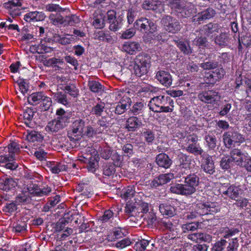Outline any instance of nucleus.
<instances>
[{"instance_id":"obj_58","label":"nucleus","mask_w":251,"mask_h":251,"mask_svg":"<svg viewBox=\"0 0 251 251\" xmlns=\"http://www.w3.org/2000/svg\"><path fill=\"white\" fill-rule=\"evenodd\" d=\"M164 2H166V5L176 12V14L183 2V1L181 2L180 0H166Z\"/></svg>"},{"instance_id":"obj_50","label":"nucleus","mask_w":251,"mask_h":251,"mask_svg":"<svg viewBox=\"0 0 251 251\" xmlns=\"http://www.w3.org/2000/svg\"><path fill=\"white\" fill-rule=\"evenodd\" d=\"M36 52L38 54H44L51 52L53 49L46 45L45 41H41L40 43L35 47Z\"/></svg>"},{"instance_id":"obj_10","label":"nucleus","mask_w":251,"mask_h":251,"mask_svg":"<svg viewBox=\"0 0 251 251\" xmlns=\"http://www.w3.org/2000/svg\"><path fill=\"white\" fill-rule=\"evenodd\" d=\"M196 13L197 8L194 4L190 2L183 1L176 15L179 18H187L193 17Z\"/></svg>"},{"instance_id":"obj_17","label":"nucleus","mask_w":251,"mask_h":251,"mask_svg":"<svg viewBox=\"0 0 251 251\" xmlns=\"http://www.w3.org/2000/svg\"><path fill=\"white\" fill-rule=\"evenodd\" d=\"M176 166L179 169H190L192 159L190 156L180 152L176 158Z\"/></svg>"},{"instance_id":"obj_49","label":"nucleus","mask_w":251,"mask_h":251,"mask_svg":"<svg viewBox=\"0 0 251 251\" xmlns=\"http://www.w3.org/2000/svg\"><path fill=\"white\" fill-rule=\"evenodd\" d=\"M105 17L103 14H97L94 16L93 25L96 28H102L104 26Z\"/></svg>"},{"instance_id":"obj_22","label":"nucleus","mask_w":251,"mask_h":251,"mask_svg":"<svg viewBox=\"0 0 251 251\" xmlns=\"http://www.w3.org/2000/svg\"><path fill=\"white\" fill-rule=\"evenodd\" d=\"M132 103L130 98L127 97H124L121 101L117 105L115 113L120 115L124 113L127 109L129 108Z\"/></svg>"},{"instance_id":"obj_48","label":"nucleus","mask_w":251,"mask_h":251,"mask_svg":"<svg viewBox=\"0 0 251 251\" xmlns=\"http://www.w3.org/2000/svg\"><path fill=\"white\" fill-rule=\"evenodd\" d=\"M103 175L106 176L113 175L115 172V165L112 163H105L102 166Z\"/></svg>"},{"instance_id":"obj_15","label":"nucleus","mask_w":251,"mask_h":251,"mask_svg":"<svg viewBox=\"0 0 251 251\" xmlns=\"http://www.w3.org/2000/svg\"><path fill=\"white\" fill-rule=\"evenodd\" d=\"M173 42L181 52L184 55H190L193 53V49L190 47L189 41L183 39L176 37Z\"/></svg>"},{"instance_id":"obj_20","label":"nucleus","mask_w":251,"mask_h":251,"mask_svg":"<svg viewBox=\"0 0 251 251\" xmlns=\"http://www.w3.org/2000/svg\"><path fill=\"white\" fill-rule=\"evenodd\" d=\"M230 40L229 34L226 32H221L216 35L214 38L215 44L221 48L228 46Z\"/></svg>"},{"instance_id":"obj_54","label":"nucleus","mask_w":251,"mask_h":251,"mask_svg":"<svg viewBox=\"0 0 251 251\" xmlns=\"http://www.w3.org/2000/svg\"><path fill=\"white\" fill-rule=\"evenodd\" d=\"M17 208V204L14 201H13L10 202H7L3 207L2 210L7 215H11L16 211Z\"/></svg>"},{"instance_id":"obj_36","label":"nucleus","mask_w":251,"mask_h":251,"mask_svg":"<svg viewBox=\"0 0 251 251\" xmlns=\"http://www.w3.org/2000/svg\"><path fill=\"white\" fill-rule=\"evenodd\" d=\"M26 139L32 142H41L43 140L44 136L40 132L34 130H27Z\"/></svg>"},{"instance_id":"obj_18","label":"nucleus","mask_w":251,"mask_h":251,"mask_svg":"<svg viewBox=\"0 0 251 251\" xmlns=\"http://www.w3.org/2000/svg\"><path fill=\"white\" fill-rule=\"evenodd\" d=\"M155 163L160 168L167 169L170 168L173 164V160L165 153H160L155 157Z\"/></svg>"},{"instance_id":"obj_4","label":"nucleus","mask_w":251,"mask_h":251,"mask_svg":"<svg viewBox=\"0 0 251 251\" xmlns=\"http://www.w3.org/2000/svg\"><path fill=\"white\" fill-rule=\"evenodd\" d=\"M134 27L142 33H153L157 30V26L151 20L141 17L135 21Z\"/></svg>"},{"instance_id":"obj_6","label":"nucleus","mask_w":251,"mask_h":251,"mask_svg":"<svg viewBox=\"0 0 251 251\" xmlns=\"http://www.w3.org/2000/svg\"><path fill=\"white\" fill-rule=\"evenodd\" d=\"M183 175L184 174L182 173L184 183L188 191V192L192 195L197 191L200 183V175L196 173H190L184 176Z\"/></svg>"},{"instance_id":"obj_38","label":"nucleus","mask_w":251,"mask_h":251,"mask_svg":"<svg viewBox=\"0 0 251 251\" xmlns=\"http://www.w3.org/2000/svg\"><path fill=\"white\" fill-rule=\"evenodd\" d=\"M234 164L229 155L224 156L220 162V167L224 171H229L234 166Z\"/></svg>"},{"instance_id":"obj_62","label":"nucleus","mask_w":251,"mask_h":251,"mask_svg":"<svg viewBox=\"0 0 251 251\" xmlns=\"http://www.w3.org/2000/svg\"><path fill=\"white\" fill-rule=\"evenodd\" d=\"M202 222H196L188 223L187 224L183 225L182 226V229H183V232H186L187 231H193L196 230L198 228L201 227V226Z\"/></svg>"},{"instance_id":"obj_23","label":"nucleus","mask_w":251,"mask_h":251,"mask_svg":"<svg viewBox=\"0 0 251 251\" xmlns=\"http://www.w3.org/2000/svg\"><path fill=\"white\" fill-rule=\"evenodd\" d=\"M142 125L141 120L135 116L128 118L126 124V128L128 131H135Z\"/></svg>"},{"instance_id":"obj_64","label":"nucleus","mask_w":251,"mask_h":251,"mask_svg":"<svg viewBox=\"0 0 251 251\" xmlns=\"http://www.w3.org/2000/svg\"><path fill=\"white\" fill-rule=\"evenodd\" d=\"M239 166L251 173V156L248 154Z\"/></svg>"},{"instance_id":"obj_31","label":"nucleus","mask_w":251,"mask_h":251,"mask_svg":"<svg viewBox=\"0 0 251 251\" xmlns=\"http://www.w3.org/2000/svg\"><path fill=\"white\" fill-rule=\"evenodd\" d=\"M159 209L163 215H165L168 217H172L176 214L175 207L168 203L160 204Z\"/></svg>"},{"instance_id":"obj_46","label":"nucleus","mask_w":251,"mask_h":251,"mask_svg":"<svg viewBox=\"0 0 251 251\" xmlns=\"http://www.w3.org/2000/svg\"><path fill=\"white\" fill-rule=\"evenodd\" d=\"M27 230V224L25 222H17L13 224L12 231L16 233H21Z\"/></svg>"},{"instance_id":"obj_41","label":"nucleus","mask_w":251,"mask_h":251,"mask_svg":"<svg viewBox=\"0 0 251 251\" xmlns=\"http://www.w3.org/2000/svg\"><path fill=\"white\" fill-rule=\"evenodd\" d=\"M14 201L17 205H24L30 203L31 199L28 194L22 193L16 197Z\"/></svg>"},{"instance_id":"obj_53","label":"nucleus","mask_w":251,"mask_h":251,"mask_svg":"<svg viewBox=\"0 0 251 251\" xmlns=\"http://www.w3.org/2000/svg\"><path fill=\"white\" fill-rule=\"evenodd\" d=\"M45 96L43 94V92H38L36 93H33L31 94L28 98V101L29 102L30 100H32L33 103L32 105H36L40 103L42 101V100L44 99Z\"/></svg>"},{"instance_id":"obj_25","label":"nucleus","mask_w":251,"mask_h":251,"mask_svg":"<svg viewBox=\"0 0 251 251\" xmlns=\"http://www.w3.org/2000/svg\"><path fill=\"white\" fill-rule=\"evenodd\" d=\"M122 48L125 51L130 54H133L142 50L140 43L131 41L125 42L123 45Z\"/></svg>"},{"instance_id":"obj_27","label":"nucleus","mask_w":251,"mask_h":251,"mask_svg":"<svg viewBox=\"0 0 251 251\" xmlns=\"http://www.w3.org/2000/svg\"><path fill=\"white\" fill-rule=\"evenodd\" d=\"M220 27L218 24L210 22L203 25L201 32L205 36L209 37L214 32H219Z\"/></svg>"},{"instance_id":"obj_51","label":"nucleus","mask_w":251,"mask_h":251,"mask_svg":"<svg viewBox=\"0 0 251 251\" xmlns=\"http://www.w3.org/2000/svg\"><path fill=\"white\" fill-rule=\"evenodd\" d=\"M151 241L150 240L142 239L136 242L134 244V249L136 251H145L147 247L149 246Z\"/></svg>"},{"instance_id":"obj_45","label":"nucleus","mask_w":251,"mask_h":251,"mask_svg":"<svg viewBox=\"0 0 251 251\" xmlns=\"http://www.w3.org/2000/svg\"><path fill=\"white\" fill-rule=\"evenodd\" d=\"M142 135L148 145H150L153 144L155 137V133L152 130L150 129H144Z\"/></svg>"},{"instance_id":"obj_1","label":"nucleus","mask_w":251,"mask_h":251,"mask_svg":"<svg viewBox=\"0 0 251 251\" xmlns=\"http://www.w3.org/2000/svg\"><path fill=\"white\" fill-rule=\"evenodd\" d=\"M151 65V57L147 53L141 52L134 61L133 73L137 77L145 78Z\"/></svg>"},{"instance_id":"obj_63","label":"nucleus","mask_w":251,"mask_h":251,"mask_svg":"<svg viewBox=\"0 0 251 251\" xmlns=\"http://www.w3.org/2000/svg\"><path fill=\"white\" fill-rule=\"evenodd\" d=\"M49 19L54 25L60 24H64V25H66V24L65 23V18H63L59 14L57 13L56 14H50L49 16Z\"/></svg>"},{"instance_id":"obj_8","label":"nucleus","mask_w":251,"mask_h":251,"mask_svg":"<svg viewBox=\"0 0 251 251\" xmlns=\"http://www.w3.org/2000/svg\"><path fill=\"white\" fill-rule=\"evenodd\" d=\"M198 97L202 102L211 104L217 102L221 98L219 92L215 90L202 91Z\"/></svg>"},{"instance_id":"obj_28","label":"nucleus","mask_w":251,"mask_h":251,"mask_svg":"<svg viewBox=\"0 0 251 251\" xmlns=\"http://www.w3.org/2000/svg\"><path fill=\"white\" fill-rule=\"evenodd\" d=\"M45 17L44 12L35 11L26 13L24 16V20L27 22L42 21Z\"/></svg>"},{"instance_id":"obj_34","label":"nucleus","mask_w":251,"mask_h":251,"mask_svg":"<svg viewBox=\"0 0 251 251\" xmlns=\"http://www.w3.org/2000/svg\"><path fill=\"white\" fill-rule=\"evenodd\" d=\"M96 39L100 41L110 44H113L115 41L114 39L108 30H101L97 32L96 34Z\"/></svg>"},{"instance_id":"obj_42","label":"nucleus","mask_w":251,"mask_h":251,"mask_svg":"<svg viewBox=\"0 0 251 251\" xmlns=\"http://www.w3.org/2000/svg\"><path fill=\"white\" fill-rule=\"evenodd\" d=\"M53 99L58 103L67 106L69 104L67 94L62 92H57L53 94Z\"/></svg>"},{"instance_id":"obj_29","label":"nucleus","mask_w":251,"mask_h":251,"mask_svg":"<svg viewBox=\"0 0 251 251\" xmlns=\"http://www.w3.org/2000/svg\"><path fill=\"white\" fill-rule=\"evenodd\" d=\"M170 191L171 193L185 196H190L191 194L187 190L184 183H174L172 184L170 187Z\"/></svg>"},{"instance_id":"obj_47","label":"nucleus","mask_w":251,"mask_h":251,"mask_svg":"<svg viewBox=\"0 0 251 251\" xmlns=\"http://www.w3.org/2000/svg\"><path fill=\"white\" fill-rule=\"evenodd\" d=\"M146 104L143 102H137L134 103L129 111V113L134 115H137L143 113Z\"/></svg>"},{"instance_id":"obj_9","label":"nucleus","mask_w":251,"mask_h":251,"mask_svg":"<svg viewBox=\"0 0 251 251\" xmlns=\"http://www.w3.org/2000/svg\"><path fill=\"white\" fill-rule=\"evenodd\" d=\"M193 208L199 217L211 214L218 211L215 204L211 202H199L196 204Z\"/></svg>"},{"instance_id":"obj_33","label":"nucleus","mask_w":251,"mask_h":251,"mask_svg":"<svg viewBox=\"0 0 251 251\" xmlns=\"http://www.w3.org/2000/svg\"><path fill=\"white\" fill-rule=\"evenodd\" d=\"M16 186L15 181L11 177H3L0 178V189L8 191Z\"/></svg>"},{"instance_id":"obj_2","label":"nucleus","mask_w":251,"mask_h":251,"mask_svg":"<svg viewBox=\"0 0 251 251\" xmlns=\"http://www.w3.org/2000/svg\"><path fill=\"white\" fill-rule=\"evenodd\" d=\"M160 23L166 31L172 34L178 33L182 27L178 20L169 15H163L160 19Z\"/></svg>"},{"instance_id":"obj_56","label":"nucleus","mask_w":251,"mask_h":251,"mask_svg":"<svg viewBox=\"0 0 251 251\" xmlns=\"http://www.w3.org/2000/svg\"><path fill=\"white\" fill-rule=\"evenodd\" d=\"M124 235L120 227H115L112 229V232L111 235H108V241H113L116 239L123 237Z\"/></svg>"},{"instance_id":"obj_35","label":"nucleus","mask_w":251,"mask_h":251,"mask_svg":"<svg viewBox=\"0 0 251 251\" xmlns=\"http://www.w3.org/2000/svg\"><path fill=\"white\" fill-rule=\"evenodd\" d=\"M34 114L35 112L31 108L27 109L23 114L25 124L30 128H34L35 126L34 122L32 120Z\"/></svg>"},{"instance_id":"obj_3","label":"nucleus","mask_w":251,"mask_h":251,"mask_svg":"<svg viewBox=\"0 0 251 251\" xmlns=\"http://www.w3.org/2000/svg\"><path fill=\"white\" fill-rule=\"evenodd\" d=\"M223 140L225 146L227 149H230L236 143H242L245 141L243 135L237 131L231 130L224 132Z\"/></svg>"},{"instance_id":"obj_11","label":"nucleus","mask_w":251,"mask_h":251,"mask_svg":"<svg viewBox=\"0 0 251 251\" xmlns=\"http://www.w3.org/2000/svg\"><path fill=\"white\" fill-rule=\"evenodd\" d=\"M201 167L205 173L213 175L215 172V168L212 157L207 153H203Z\"/></svg>"},{"instance_id":"obj_16","label":"nucleus","mask_w":251,"mask_h":251,"mask_svg":"<svg viewBox=\"0 0 251 251\" xmlns=\"http://www.w3.org/2000/svg\"><path fill=\"white\" fill-rule=\"evenodd\" d=\"M155 78L162 85L168 87L172 84L173 79L169 71L159 70L156 72Z\"/></svg>"},{"instance_id":"obj_37","label":"nucleus","mask_w":251,"mask_h":251,"mask_svg":"<svg viewBox=\"0 0 251 251\" xmlns=\"http://www.w3.org/2000/svg\"><path fill=\"white\" fill-rule=\"evenodd\" d=\"M88 86L90 91L93 93H99L104 91V86L99 81L89 79Z\"/></svg>"},{"instance_id":"obj_40","label":"nucleus","mask_w":251,"mask_h":251,"mask_svg":"<svg viewBox=\"0 0 251 251\" xmlns=\"http://www.w3.org/2000/svg\"><path fill=\"white\" fill-rule=\"evenodd\" d=\"M219 66V62L209 58H206L203 63L200 64V66L203 70H214Z\"/></svg>"},{"instance_id":"obj_43","label":"nucleus","mask_w":251,"mask_h":251,"mask_svg":"<svg viewBox=\"0 0 251 251\" xmlns=\"http://www.w3.org/2000/svg\"><path fill=\"white\" fill-rule=\"evenodd\" d=\"M61 86L60 88L64 91L66 94L67 93L74 98L76 97L78 95V89L74 84H71L66 86L61 85Z\"/></svg>"},{"instance_id":"obj_5","label":"nucleus","mask_w":251,"mask_h":251,"mask_svg":"<svg viewBox=\"0 0 251 251\" xmlns=\"http://www.w3.org/2000/svg\"><path fill=\"white\" fill-rule=\"evenodd\" d=\"M86 126V120L84 119H76L72 123L70 128L68 132V136L71 141L76 140L75 137L80 136Z\"/></svg>"},{"instance_id":"obj_57","label":"nucleus","mask_w":251,"mask_h":251,"mask_svg":"<svg viewBox=\"0 0 251 251\" xmlns=\"http://www.w3.org/2000/svg\"><path fill=\"white\" fill-rule=\"evenodd\" d=\"M135 191L134 186H129L123 189L121 197L125 199H131L134 196Z\"/></svg>"},{"instance_id":"obj_14","label":"nucleus","mask_w":251,"mask_h":251,"mask_svg":"<svg viewBox=\"0 0 251 251\" xmlns=\"http://www.w3.org/2000/svg\"><path fill=\"white\" fill-rule=\"evenodd\" d=\"M216 14V11L211 7H208L206 9L198 13L191 18V21L195 24L200 23L205 20L213 18Z\"/></svg>"},{"instance_id":"obj_30","label":"nucleus","mask_w":251,"mask_h":251,"mask_svg":"<svg viewBox=\"0 0 251 251\" xmlns=\"http://www.w3.org/2000/svg\"><path fill=\"white\" fill-rule=\"evenodd\" d=\"M64 127L60 124V122H58L55 119L49 121L45 127V130L50 134L56 133Z\"/></svg>"},{"instance_id":"obj_19","label":"nucleus","mask_w":251,"mask_h":251,"mask_svg":"<svg viewBox=\"0 0 251 251\" xmlns=\"http://www.w3.org/2000/svg\"><path fill=\"white\" fill-rule=\"evenodd\" d=\"M248 154V152L238 148H234L229 152V156L237 166L240 165Z\"/></svg>"},{"instance_id":"obj_60","label":"nucleus","mask_w":251,"mask_h":251,"mask_svg":"<svg viewBox=\"0 0 251 251\" xmlns=\"http://www.w3.org/2000/svg\"><path fill=\"white\" fill-rule=\"evenodd\" d=\"M138 208L136 204L128 202L126 205L124 211L126 215L130 217L134 215L133 212H135L136 211L138 212Z\"/></svg>"},{"instance_id":"obj_32","label":"nucleus","mask_w":251,"mask_h":251,"mask_svg":"<svg viewBox=\"0 0 251 251\" xmlns=\"http://www.w3.org/2000/svg\"><path fill=\"white\" fill-rule=\"evenodd\" d=\"M86 164V168L89 172L95 173L98 169V160L95 156H91L89 158H83L82 160Z\"/></svg>"},{"instance_id":"obj_21","label":"nucleus","mask_w":251,"mask_h":251,"mask_svg":"<svg viewBox=\"0 0 251 251\" xmlns=\"http://www.w3.org/2000/svg\"><path fill=\"white\" fill-rule=\"evenodd\" d=\"M142 8L148 10H152L156 13H160L162 5L160 1L155 0H145L142 4Z\"/></svg>"},{"instance_id":"obj_55","label":"nucleus","mask_w":251,"mask_h":251,"mask_svg":"<svg viewBox=\"0 0 251 251\" xmlns=\"http://www.w3.org/2000/svg\"><path fill=\"white\" fill-rule=\"evenodd\" d=\"M105 108V104L104 102H99L92 108L91 113L96 117L101 116Z\"/></svg>"},{"instance_id":"obj_13","label":"nucleus","mask_w":251,"mask_h":251,"mask_svg":"<svg viewBox=\"0 0 251 251\" xmlns=\"http://www.w3.org/2000/svg\"><path fill=\"white\" fill-rule=\"evenodd\" d=\"M174 178V175L172 173L161 174L152 180L149 184L152 188H157L169 183Z\"/></svg>"},{"instance_id":"obj_26","label":"nucleus","mask_w":251,"mask_h":251,"mask_svg":"<svg viewBox=\"0 0 251 251\" xmlns=\"http://www.w3.org/2000/svg\"><path fill=\"white\" fill-rule=\"evenodd\" d=\"M57 118L55 119L58 122H60V124L63 126L64 128L67 126V124L69 122V119L71 117L70 112L65 111L63 108H60L57 109L56 111Z\"/></svg>"},{"instance_id":"obj_59","label":"nucleus","mask_w":251,"mask_h":251,"mask_svg":"<svg viewBox=\"0 0 251 251\" xmlns=\"http://www.w3.org/2000/svg\"><path fill=\"white\" fill-rule=\"evenodd\" d=\"M114 218V213L110 210H106L104 211L102 216H100L98 220L102 223H107L108 222H111Z\"/></svg>"},{"instance_id":"obj_61","label":"nucleus","mask_w":251,"mask_h":251,"mask_svg":"<svg viewBox=\"0 0 251 251\" xmlns=\"http://www.w3.org/2000/svg\"><path fill=\"white\" fill-rule=\"evenodd\" d=\"M68 217L65 215V217L60 219L56 223L55 226V230L56 232H60L65 228L66 226L69 223Z\"/></svg>"},{"instance_id":"obj_24","label":"nucleus","mask_w":251,"mask_h":251,"mask_svg":"<svg viewBox=\"0 0 251 251\" xmlns=\"http://www.w3.org/2000/svg\"><path fill=\"white\" fill-rule=\"evenodd\" d=\"M243 190L239 186L231 185L226 191L223 192V194L226 195L232 200H236L239 196L242 194Z\"/></svg>"},{"instance_id":"obj_12","label":"nucleus","mask_w":251,"mask_h":251,"mask_svg":"<svg viewBox=\"0 0 251 251\" xmlns=\"http://www.w3.org/2000/svg\"><path fill=\"white\" fill-rule=\"evenodd\" d=\"M0 166L11 171L15 170L18 167L15 156L12 154L0 155Z\"/></svg>"},{"instance_id":"obj_52","label":"nucleus","mask_w":251,"mask_h":251,"mask_svg":"<svg viewBox=\"0 0 251 251\" xmlns=\"http://www.w3.org/2000/svg\"><path fill=\"white\" fill-rule=\"evenodd\" d=\"M205 140L210 150H214L218 145L216 137L213 135L208 134L205 136Z\"/></svg>"},{"instance_id":"obj_39","label":"nucleus","mask_w":251,"mask_h":251,"mask_svg":"<svg viewBox=\"0 0 251 251\" xmlns=\"http://www.w3.org/2000/svg\"><path fill=\"white\" fill-rule=\"evenodd\" d=\"M83 129L82 135L80 136H86L87 138H92L95 135L102 132L103 130L100 128H94L91 125L86 126Z\"/></svg>"},{"instance_id":"obj_44","label":"nucleus","mask_w":251,"mask_h":251,"mask_svg":"<svg viewBox=\"0 0 251 251\" xmlns=\"http://www.w3.org/2000/svg\"><path fill=\"white\" fill-rule=\"evenodd\" d=\"M187 151L195 155H200L201 157L204 153L203 149L198 144H189L186 148Z\"/></svg>"},{"instance_id":"obj_7","label":"nucleus","mask_w":251,"mask_h":251,"mask_svg":"<svg viewBox=\"0 0 251 251\" xmlns=\"http://www.w3.org/2000/svg\"><path fill=\"white\" fill-rule=\"evenodd\" d=\"M122 18L117 17L116 12L114 10H108L105 17V22L109 24V29L112 31H117L119 30L122 25Z\"/></svg>"}]
</instances>
